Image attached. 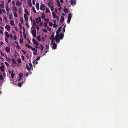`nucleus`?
Returning <instances> with one entry per match:
<instances>
[{"label":"nucleus","instance_id":"6e6d98bb","mask_svg":"<svg viewBox=\"0 0 128 128\" xmlns=\"http://www.w3.org/2000/svg\"><path fill=\"white\" fill-rule=\"evenodd\" d=\"M13 38L14 40L15 41L17 39V37L16 36H14Z\"/></svg>","mask_w":128,"mask_h":128},{"label":"nucleus","instance_id":"0e129e2a","mask_svg":"<svg viewBox=\"0 0 128 128\" xmlns=\"http://www.w3.org/2000/svg\"><path fill=\"white\" fill-rule=\"evenodd\" d=\"M32 4H33L34 5L35 4V1L34 0H33L32 1Z\"/></svg>","mask_w":128,"mask_h":128},{"label":"nucleus","instance_id":"6ab92c4d","mask_svg":"<svg viewBox=\"0 0 128 128\" xmlns=\"http://www.w3.org/2000/svg\"><path fill=\"white\" fill-rule=\"evenodd\" d=\"M4 33L6 36L8 38H9L10 37V35L8 32H5Z\"/></svg>","mask_w":128,"mask_h":128},{"label":"nucleus","instance_id":"bf43d9fd","mask_svg":"<svg viewBox=\"0 0 128 128\" xmlns=\"http://www.w3.org/2000/svg\"><path fill=\"white\" fill-rule=\"evenodd\" d=\"M20 41L21 44H23V40L22 39H20Z\"/></svg>","mask_w":128,"mask_h":128},{"label":"nucleus","instance_id":"4468645a","mask_svg":"<svg viewBox=\"0 0 128 128\" xmlns=\"http://www.w3.org/2000/svg\"><path fill=\"white\" fill-rule=\"evenodd\" d=\"M71 2V4H72L73 5H75L76 2V0H70Z\"/></svg>","mask_w":128,"mask_h":128},{"label":"nucleus","instance_id":"f704fd0d","mask_svg":"<svg viewBox=\"0 0 128 128\" xmlns=\"http://www.w3.org/2000/svg\"><path fill=\"white\" fill-rule=\"evenodd\" d=\"M46 12L47 13L50 12V10L48 8H46Z\"/></svg>","mask_w":128,"mask_h":128},{"label":"nucleus","instance_id":"e2e57ef3","mask_svg":"<svg viewBox=\"0 0 128 128\" xmlns=\"http://www.w3.org/2000/svg\"><path fill=\"white\" fill-rule=\"evenodd\" d=\"M22 52H23L24 54H25L26 53V52L25 51H24V50H22Z\"/></svg>","mask_w":128,"mask_h":128},{"label":"nucleus","instance_id":"de8ad7c7","mask_svg":"<svg viewBox=\"0 0 128 128\" xmlns=\"http://www.w3.org/2000/svg\"><path fill=\"white\" fill-rule=\"evenodd\" d=\"M42 31L44 32V33H46L47 32V30L45 29H43L42 30Z\"/></svg>","mask_w":128,"mask_h":128},{"label":"nucleus","instance_id":"864d4df0","mask_svg":"<svg viewBox=\"0 0 128 128\" xmlns=\"http://www.w3.org/2000/svg\"><path fill=\"white\" fill-rule=\"evenodd\" d=\"M54 7L53 6H52L50 8V9L53 12V11L54 10Z\"/></svg>","mask_w":128,"mask_h":128},{"label":"nucleus","instance_id":"a211bd4d","mask_svg":"<svg viewBox=\"0 0 128 128\" xmlns=\"http://www.w3.org/2000/svg\"><path fill=\"white\" fill-rule=\"evenodd\" d=\"M28 3L29 6L30 7L32 6V4L31 3V0H28Z\"/></svg>","mask_w":128,"mask_h":128},{"label":"nucleus","instance_id":"7c9ffc66","mask_svg":"<svg viewBox=\"0 0 128 128\" xmlns=\"http://www.w3.org/2000/svg\"><path fill=\"white\" fill-rule=\"evenodd\" d=\"M16 12H14V16L16 18H17L18 17V15L17 14Z\"/></svg>","mask_w":128,"mask_h":128},{"label":"nucleus","instance_id":"13d9d810","mask_svg":"<svg viewBox=\"0 0 128 128\" xmlns=\"http://www.w3.org/2000/svg\"><path fill=\"white\" fill-rule=\"evenodd\" d=\"M47 26V24L46 23H45L44 24V26L45 28Z\"/></svg>","mask_w":128,"mask_h":128},{"label":"nucleus","instance_id":"774afa93","mask_svg":"<svg viewBox=\"0 0 128 128\" xmlns=\"http://www.w3.org/2000/svg\"><path fill=\"white\" fill-rule=\"evenodd\" d=\"M5 41L7 43H8V38H5Z\"/></svg>","mask_w":128,"mask_h":128},{"label":"nucleus","instance_id":"72a5a7b5","mask_svg":"<svg viewBox=\"0 0 128 128\" xmlns=\"http://www.w3.org/2000/svg\"><path fill=\"white\" fill-rule=\"evenodd\" d=\"M12 62L14 64H16V61L14 58H12Z\"/></svg>","mask_w":128,"mask_h":128},{"label":"nucleus","instance_id":"603ef678","mask_svg":"<svg viewBox=\"0 0 128 128\" xmlns=\"http://www.w3.org/2000/svg\"><path fill=\"white\" fill-rule=\"evenodd\" d=\"M5 64L6 65V66H7V67H8L9 66V64H8L6 62H5Z\"/></svg>","mask_w":128,"mask_h":128},{"label":"nucleus","instance_id":"338daca9","mask_svg":"<svg viewBox=\"0 0 128 128\" xmlns=\"http://www.w3.org/2000/svg\"><path fill=\"white\" fill-rule=\"evenodd\" d=\"M36 28H37V30H39V26H38L37 25H36Z\"/></svg>","mask_w":128,"mask_h":128},{"label":"nucleus","instance_id":"2eb2a0df","mask_svg":"<svg viewBox=\"0 0 128 128\" xmlns=\"http://www.w3.org/2000/svg\"><path fill=\"white\" fill-rule=\"evenodd\" d=\"M40 5L38 3H36V8L38 10H40Z\"/></svg>","mask_w":128,"mask_h":128},{"label":"nucleus","instance_id":"7ed1b4c3","mask_svg":"<svg viewBox=\"0 0 128 128\" xmlns=\"http://www.w3.org/2000/svg\"><path fill=\"white\" fill-rule=\"evenodd\" d=\"M2 65L0 68V70L1 71V72L4 73L5 72L4 66L2 63Z\"/></svg>","mask_w":128,"mask_h":128},{"label":"nucleus","instance_id":"423d86ee","mask_svg":"<svg viewBox=\"0 0 128 128\" xmlns=\"http://www.w3.org/2000/svg\"><path fill=\"white\" fill-rule=\"evenodd\" d=\"M46 6L44 4H42L40 6V9L42 11H44L46 8Z\"/></svg>","mask_w":128,"mask_h":128},{"label":"nucleus","instance_id":"39448f33","mask_svg":"<svg viewBox=\"0 0 128 128\" xmlns=\"http://www.w3.org/2000/svg\"><path fill=\"white\" fill-rule=\"evenodd\" d=\"M50 39L51 40V46H52L53 44V41L54 40V34H52V35L51 37L50 38Z\"/></svg>","mask_w":128,"mask_h":128},{"label":"nucleus","instance_id":"393cba45","mask_svg":"<svg viewBox=\"0 0 128 128\" xmlns=\"http://www.w3.org/2000/svg\"><path fill=\"white\" fill-rule=\"evenodd\" d=\"M36 39L39 42L41 40V38L39 36H37L36 38Z\"/></svg>","mask_w":128,"mask_h":128},{"label":"nucleus","instance_id":"c9c22d12","mask_svg":"<svg viewBox=\"0 0 128 128\" xmlns=\"http://www.w3.org/2000/svg\"><path fill=\"white\" fill-rule=\"evenodd\" d=\"M22 74L21 73H20L19 74V77L20 79V80L22 79Z\"/></svg>","mask_w":128,"mask_h":128},{"label":"nucleus","instance_id":"58836bf2","mask_svg":"<svg viewBox=\"0 0 128 128\" xmlns=\"http://www.w3.org/2000/svg\"><path fill=\"white\" fill-rule=\"evenodd\" d=\"M17 61L20 64H21L22 62L20 58L18 59L17 60Z\"/></svg>","mask_w":128,"mask_h":128},{"label":"nucleus","instance_id":"f8f14e48","mask_svg":"<svg viewBox=\"0 0 128 128\" xmlns=\"http://www.w3.org/2000/svg\"><path fill=\"white\" fill-rule=\"evenodd\" d=\"M6 51L8 53L10 52V48L8 47H7L5 48Z\"/></svg>","mask_w":128,"mask_h":128},{"label":"nucleus","instance_id":"8fccbe9b","mask_svg":"<svg viewBox=\"0 0 128 128\" xmlns=\"http://www.w3.org/2000/svg\"><path fill=\"white\" fill-rule=\"evenodd\" d=\"M58 27L57 25L56 24H53V27L54 28H56Z\"/></svg>","mask_w":128,"mask_h":128},{"label":"nucleus","instance_id":"5701e85b","mask_svg":"<svg viewBox=\"0 0 128 128\" xmlns=\"http://www.w3.org/2000/svg\"><path fill=\"white\" fill-rule=\"evenodd\" d=\"M24 82H22L21 83H19L18 84V86L20 87H21L22 86V84H24Z\"/></svg>","mask_w":128,"mask_h":128},{"label":"nucleus","instance_id":"ddd939ff","mask_svg":"<svg viewBox=\"0 0 128 128\" xmlns=\"http://www.w3.org/2000/svg\"><path fill=\"white\" fill-rule=\"evenodd\" d=\"M32 41L33 42V43L35 44L36 45L39 46V44L38 42L35 40H34V39H33L32 40Z\"/></svg>","mask_w":128,"mask_h":128},{"label":"nucleus","instance_id":"1a4fd4ad","mask_svg":"<svg viewBox=\"0 0 128 128\" xmlns=\"http://www.w3.org/2000/svg\"><path fill=\"white\" fill-rule=\"evenodd\" d=\"M36 20L37 24H38L41 21V19L40 18H36Z\"/></svg>","mask_w":128,"mask_h":128},{"label":"nucleus","instance_id":"79ce46f5","mask_svg":"<svg viewBox=\"0 0 128 128\" xmlns=\"http://www.w3.org/2000/svg\"><path fill=\"white\" fill-rule=\"evenodd\" d=\"M46 28L48 31L49 32H50L51 31V29L50 28L48 27H47Z\"/></svg>","mask_w":128,"mask_h":128},{"label":"nucleus","instance_id":"f257e3e1","mask_svg":"<svg viewBox=\"0 0 128 128\" xmlns=\"http://www.w3.org/2000/svg\"><path fill=\"white\" fill-rule=\"evenodd\" d=\"M62 29V27H60L58 28V30L56 31V34L55 37V39L56 42L58 43L60 42V39L62 40L64 38V34H60V35H59V34L61 31Z\"/></svg>","mask_w":128,"mask_h":128},{"label":"nucleus","instance_id":"f03ea898","mask_svg":"<svg viewBox=\"0 0 128 128\" xmlns=\"http://www.w3.org/2000/svg\"><path fill=\"white\" fill-rule=\"evenodd\" d=\"M8 72L9 74H11L12 78H13L15 75V73L13 70H9Z\"/></svg>","mask_w":128,"mask_h":128},{"label":"nucleus","instance_id":"052dcab7","mask_svg":"<svg viewBox=\"0 0 128 128\" xmlns=\"http://www.w3.org/2000/svg\"><path fill=\"white\" fill-rule=\"evenodd\" d=\"M0 33L2 35H3L4 34V33L0 29Z\"/></svg>","mask_w":128,"mask_h":128},{"label":"nucleus","instance_id":"473e14b6","mask_svg":"<svg viewBox=\"0 0 128 128\" xmlns=\"http://www.w3.org/2000/svg\"><path fill=\"white\" fill-rule=\"evenodd\" d=\"M26 46L28 48L30 49L32 48V46H31L28 44H26Z\"/></svg>","mask_w":128,"mask_h":128},{"label":"nucleus","instance_id":"c756f323","mask_svg":"<svg viewBox=\"0 0 128 128\" xmlns=\"http://www.w3.org/2000/svg\"><path fill=\"white\" fill-rule=\"evenodd\" d=\"M13 10L14 12H16L17 9L16 8L15 6H14L13 7Z\"/></svg>","mask_w":128,"mask_h":128},{"label":"nucleus","instance_id":"4be33fe9","mask_svg":"<svg viewBox=\"0 0 128 128\" xmlns=\"http://www.w3.org/2000/svg\"><path fill=\"white\" fill-rule=\"evenodd\" d=\"M57 45L56 44H54L52 46V49L53 50L56 49L57 47Z\"/></svg>","mask_w":128,"mask_h":128},{"label":"nucleus","instance_id":"680f3d73","mask_svg":"<svg viewBox=\"0 0 128 128\" xmlns=\"http://www.w3.org/2000/svg\"><path fill=\"white\" fill-rule=\"evenodd\" d=\"M22 60L23 61H24V56H22Z\"/></svg>","mask_w":128,"mask_h":128},{"label":"nucleus","instance_id":"9d476101","mask_svg":"<svg viewBox=\"0 0 128 128\" xmlns=\"http://www.w3.org/2000/svg\"><path fill=\"white\" fill-rule=\"evenodd\" d=\"M57 4L58 6L59 7L58 8V9L59 10H60L61 8H62V7L61 6L60 4V3L59 1L58 0L57 1Z\"/></svg>","mask_w":128,"mask_h":128},{"label":"nucleus","instance_id":"69168bd1","mask_svg":"<svg viewBox=\"0 0 128 128\" xmlns=\"http://www.w3.org/2000/svg\"><path fill=\"white\" fill-rule=\"evenodd\" d=\"M46 48L48 49L49 48V46L48 45H46Z\"/></svg>","mask_w":128,"mask_h":128},{"label":"nucleus","instance_id":"412c9836","mask_svg":"<svg viewBox=\"0 0 128 128\" xmlns=\"http://www.w3.org/2000/svg\"><path fill=\"white\" fill-rule=\"evenodd\" d=\"M25 14H26L27 15H29V13L26 9L24 10Z\"/></svg>","mask_w":128,"mask_h":128},{"label":"nucleus","instance_id":"9b49d317","mask_svg":"<svg viewBox=\"0 0 128 128\" xmlns=\"http://www.w3.org/2000/svg\"><path fill=\"white\" fill-rule=\"evenodd\" d=\"M31 20L32 22V23L34 26H36V20H32V19H31Z\"/></svg>","mask_w":128,"mask_h":128},{"label":"nucleus","instance_id":"2f4dec72","mask_svg":"<svg viewBox=\"0 0 128 128\" xmlns=\"http://www.w3.org/2000/svg\"><path fill=\"white\" fill-rule=\"evenodd\" d=\"M32 10L34 12V13L35 14L36 13V12L34 7H32Z\"/></svg>","mask_w":128,"mask_h":128},{"label":"nucleus","instance_id":"aec40b11","mask_svg":"<svg viewBox=\"0 0 128 128\" xmlns=\"http://www.w3.org/2000/svg\"><path fill=\"white\" fill-rule=\"evenodd\" d=\"M10 23L12 26L14 25V20H11L10 22Z\"/></svg>","mask_w":128,"mask_h":128},{"label":"nucleus","instance_id":"5fc2aeb1","mask_svg":"<svg viewBox=\"0 0 128 128\" xmlns=\"http://www.w3.org/2000/svg\"><path fill=\"white\" fill-rule=\"evenodd\" d=\"M3 79V77L2 74L0 75V79L2 80Z\"/></svg>","mask_w":128,"mask_h":128},{"label":"nucleus","instance_id":"a19ab883","mask_svg":"<svg viewBox=\"0 0 128 128\" xmlns=\"http://www.w3.org/2000/svg\"><path fill=\"white\" fill-rule=\"evenodd\" d=\"M16 5L17 6H20V2L18 0H17V1Z\"/></svg>","mask_w":128,"mask_h":128},{"label":"nucleus","instance_id":"3c124183","mask_svg":"<svg viewBox=\"0 0 128 128\" xmlns=\"http://www.w3.org/2000/svg\"><path fill=\"white\" fill-rule=\"evenodd\" d=\"M49 25L50 26H52L53 25V23L51 22H49Z\"/></svg>","mask_w":128,"mask_h":128},{"label":"nucleus","instance_id":"6e6552de","mask_svg":"<svg viewBox=\"0 0 128 128\" xmlns=\"http://www.w3.org/2000/svg\"><path fill=\"white\" fill-rule=\"evenodd\" d=\"M32 34L33 36L35 38L36 37V32L35 30H32Z\"/></svg>","mask_w":128,"mask_h":128},{"label":"nucleus","instance_id":"c03bdc74","mask_svg":"<svg viewBox=\"0 0 128 128\" xmlns=\"http://www.w3.org/2000/svg\"><path fill=\"white\" fill-rule=\"evenodd\" d=\"M20 20L21 21V22L22 23L24 21V19L22 17H20Z\"/></svg>","mask_w":128,"mask_h":128},{"label":"nucleus","instance_id":"cd10ccee","mask_svg":"<svg viewBox=\"0 0 128 128\" xmlns=\"http://www.w3.org/2000/svg\"><path fill=\"white\" fill-rule=\"evenodd\" d=\"M64 18L63 16H62L61 18L60 22L62 23L64 21Z\"/></svg>","mask_w":128,"mask_h":128},{"label":"nucleus","instance_id":"4c0bfd02","mask_svg":"<svg viewBox=\"0 0 128 128\" xmlns=\"http://www.w3.org/2000/svg\"><path fill=\"white\" fill-rule=\"evenodd\" d=\"M32 50L33 51L35 52H37V50L34 48H32Z\"/></svg>","mask_w":128,"mask_h":128},{"label":"nucleus","instance_id":"49530a36","mask_svg":"<svg viewBox=\"0 0 128 128\" xmlns=\"http://www.w3.org/2000/svg\"><path fill=\"white\" fill-rule=\"evenodd\" d=\"M64 11L65 12H67L68 11V10L66 8H64Z\"/></svg>","mask_w":128,"mask_h":128},{"label":"nucleus","instance_id":"bb28decb","mask_svg":"<svg viewBox=\"0 0 128 128\" xmlns=\"http://www.w3.org/2000/svg\"><path fill=\"white\" fill-rule=\"evenodd\" d=\"M38 61H36H36L34 60L33 61V65H35L36 64H38V62H37Z\"/></svg>","mask_w":128,"mask_h":128},{"label":"nucleus","instance_id":"0eeeda50","mask_svg":"<svg viewBox=\"0 0 128 128\" xmlns=\"http://www.w3.org/2000/svg\"><path fill=\"white\" fill-rule=\"evenodd\" d=\"M72 18V15L71 14H70L68 16L67 22L68 23H69L71 20Z\"/></svg>","mask_w":128,"mask_h":128},{"label":"nucleus","instance_id":"a878e982","mask_svg":"<svg viewBox=\"0 0 128 128\" xmlns=\"http://www.w3.org/2000/svg\"><path fill=\"white\" fill-rule=\"evenodd\" d=\"M40 49L42 50L41 52L42 53V51L44 49V46L42 44H40Z\"/></svg>","mask_w":128,"mask_h":128},{"label":"nucleus","instance_id":"09e8293b","mask_svg":"<svg viewBox=\"0 0 128 128\" xmlns=\"http://www.w3.org/2000/svg\"><path fill=\"white\" fill-rule=\"evenodd\" d=\"M49 19L48 18H45L44 20V21L46 22H48L49 21Z\"/></svg>","mask_w":128,"mask_h":128},{"label":"nucleus","instance_id":"dca6fc26","mask_svg":"<svg viewBox=\"0 0 128 128\" xmlns=\"http://www.w3.org/2000/svg\"><path fill=\"white\" fill-rule=\"evenodd\" d=\"M5 28L8 31H10V26L8 25H6Z\"/></svg>","mask_w":128,"mask_h":128},{"label":"nucleus","instance_id":"20e7f679","mask_svg":"<svg viewBox=\"0 0 128 128\" xmlns=\"http://www.w3.org/2000/svg\"><path fill=\"white\" fill-rule=\"evenodd\" d=\"M52 17L54 18H56L57 20H58L59 19L58 17L56 16V14L54 12H52Z\"/></svg>","mask_w":128,"mask_h":128},{"label":"nucleus","instance_id":"ea45409f","mask_svg":"<svg viewBox=\"0 0 128 128\" xmlns=\"http://www.w3.org/2000/svg\"><path fill=\"white\" fill-rule=\"evenodd\" d=\"M41 39H42V41L43 42H44L45 41L46 39L44 37H42V38Z\"/></svg>","mask_w":128,"mask_h":128},{"label":"nucleus","instance_id":"b1692460","mask_svg":"<svg viewBox=\"0 0 128 128\" xmlns=\"http://www.w3.org/2000/svg\"><path fill=\"white\" fill-rule=\"evenodd\" d=\"M13 15L12 14H9V18L10 20H11L13 18Z\"/></svg>","mask_w":128,"mask_h":128},{"label":"nucleus","instance_id":"c85d7f7f","mask_svg":"<svg viewBox=\"0 0 128 128\" xmlns=\"http://www.w3.org/2000/svg\"><path fill=\"white\" fill-rule=\"evenodd\" d=\"M45 18V16L44 13H42V19H44Z\"/></svg>","mask_w":128,"mask_h":128},{"label":"nucleus","instance_id":"a18cd8bd","mask_svg":"<svg viewBox=\"0 0 128 128\" xmlns=\"http://www.w3.org/2000/svg\"><path fill=\"white\" fill-rule=\"evenodd\" d=\"M6 60L8 62H10L11 61L10 59L8 58L6 59Z\"/></svg>","mask_w":128,"mask_h":128},{"label":"nucleus","instance_id":"4d7b16f0","mask_svg":"<svg viewBox=\"0 0 128 128\" xmlns=\"http://www.w3.org/2000/svg\"><path fill=\"white\" fill-rule=\"evenodd\" d=\"M16 48L18 49H20V45L18 44L16 46Z\"/></svg>","mask_w":128,"mask_h":128},{"label":"nucleus","instance_id":"e433bc0d","mask_svg":"<svg viewBox=\"0 0 128 128\" xmlns=\"http://www.w3.org/2000/svg\"><path fill=\"white\" fill-rule=\"evenodd\" d=\"M6 10L7 12H9L10 11V8H8V6H7L6 7Z\"/></svg>","mask_w":128,"mask_h":128},{"label":"nucleus","instance_id":"37998d69","mask_svg":"<svg viewBox=\"0 0 128 128\" xmlns=\"http://www.w3.org/2000/svg\"><path fill=\"white\" fill-rule=\"evenodd\" d=\"M26 69L28 70H29L30 69V68L28 66V65H26Z\"/></svg>","mask_w":128,"mask_h":128},{"label":"nucleus","instance_id":"f3484780","mask_svg":"<svg viewBox=\"0 0 128 128\" xmlns=\"http://www.w3.org/2000/svg\"><path fill=\"white\" fill-rule=\"evenodd\" d=\"M29 16V15H27L26 14L24 15V18L26 22H28V16Z\"/></svg>","mask_w":128,"mask_h":128}]
</instances>
